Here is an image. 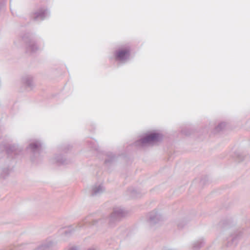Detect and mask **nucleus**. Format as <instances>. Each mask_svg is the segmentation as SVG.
<instances>
[{
	"label": "nucleus",
	"instance_id": "nucleus-1",
	"mask_svg": "<svg viewBox=\"0 0 250 250\" xmlns=\"http://www.w3.org/2000/svg\"><path fill=\"white\" fill-rule=\"evenodd\" d=\"M161 139V136L160 134L157 133H151L146 135L145 137L141 139L140 140L135 142V145H141L143 146L147 144H151L153 143L157 142Z\"/></svg>",
	"mask_w": 250,
	"mask_h": 250
},
{
	"label": "nucleus",
	"instance_id": "nucleus-2",
	"mask_svg": "<svg viewBox=\"0 0 250 250\" xmlns=\"http://www.w3.org/2000/svg\"><path fill=\"white\" fill-rule=\"evenodd\" d=\"M26 42V51L27 53H34L39 50L42 46V42L39 40L37 41L33 38H30L27 40L25 39Z\"/></svg>",
	"mask_w": 250,
	"mask_h": 250
},
{
	"label": "nucleus",
	"instance_id": "nucleus-3",
	"mask_svg": "<svg viewBox=\"0 0 250 250\" xmlns=\"http://www.w3.org/2000/svg\"><path fill=\"white\" fill-rule=\"evenodd\" d=\"M26 149L31 153L33 156L38 157L42 150V144L39 140L34 141L29 144Z\"/></svg>",
	"mask_w": 250,
	"mask_h": 250
},
{
	"label": "nucleus",
	"instance_id": "nucleus-4",
	"mask_svg": "<svg viewBox=\"0 0 250 250\" xmlns=\"http://www.w3.org/2000/svg\"><path fill=\"white\" fill-rule=\"evenodd\" d=\"M125 211L120 207L114 208L113 212L109 217V223H111L114 221H118L122 217L125 216Z\"/></svg>",
	"mask_w": 250,
	"mask_h": 250
},
{
	"label": "nucleus",
	"instance_id": "nucleus-5",
	"mask_svg": "<svg viewBox=\"0 0 250 250\" xmlns=\"http://www.w3.org/2000/svg\"><path fill=\"white\" fill-rule=\"evenodd\" d=\"M98 222V220H94L91 216H87L84 219L79 223L75 229L78 230L80 229H84L88 227L94 226Z\"/></svg>",
	"mask_w": 250,
	"mask_h": 250
},
{
	"label": "nucleus",
	"instance_id": "nucleus-6",
	"mask_svg": "<svg viewBox=\"0 0 250 250\" xmlns=\"http://www.w3.org/2000/svg\"><path fill=\"white\" fill-rule=\"evenodd\" d=\"M129 50L128 49H120L115 53V59L121 62H125L129 59Z\"/></svg>",
	"mask_w": 250,
	"mask_h": 250
},
{
	"label": "nucleus",
	"instance_id": "nucleus-7",
	"mask_svg": "<svg viewBox=\"0 0 250 250\" xmlns=\"http://www.w3.org/2000/svg\"><path fill=\"white\" fill-rule=\"evenodd\" d=\"M22 83L27 88L32 89L35 87L34 77L31 75L25 74L21 78Z\"/></svg>",
	"mask_w": 250,
	"mask_h": 250
},
{
	"label": "nucleus",
	"instance_id": "nucleus-8",
	"mask_svg": "<svg viewBox=\"0 0 250 250\" xmlns=\"http://www.w3.org/2000/svg\"><path fill=\"white\" fill-rule=\"evenodd\" d=\"M48 11L46 9L41 8L34 12L32 17L36 21H41L44 20L48 16Z\"/></svg>",
	"mask_w": 250,
	"mask_h": 250
},
{
	"label": "nucleus",
	"instance_id": "nucleus-9",
	"mask_svg": "<svg viewBox=\"0 0 250 250\" xmlns=\"http://www.w3.org/2000/svg\"><path fill=\"white\" fill-rule=\"evenodd\" d=\"M161 220V215L156 211H152L148 214L147 221L150 225L156 224Z\"/></svg>",
	"mask_w": 250,
	"mask_h": 250
},
{
	"label": "nucleus",
	"instance_id": "nucleus-10",
	"mask_svg": "<svg viewBox=\"0 0 250 250\" xmlns=\"http://www.w3.org/2000/svg\"><path fill=\"white\" fill-rule=\"evenodd\" d=\"M242 235V233L241 231H237L231 234L229 238L228 246H230L231 244L235 246Z\"/></svg>",
	"mask_w": 250,
	"mask_h": 250
},
{
	"label": "nucleus",
	"instance_id": "nucleus-11",
	"mask_svg": "<svg viewBox=\"0 0 250 250\" xmlns=\"http://www.w3.org/2000/svg\"><path fill=\"white\" fill-rule=\"evenodd\" d=\"M6 150L9 155H12L13 154L15 155H17L22 151V148L19 147L17 145L14 144L7 147Z\"/></svg>",
	"mask_w": 250,
	"mask_h": 250
},
{
	"label": "nucleus",
	"instance_id": "nucleus-12",
	"mask_svg": "<svg viewBox=\"0 0 250 250\" xmlns=\"http://www.w3.org/2000/svg\"><path fill=\"white\" fill-rule=\"evenodd\" d=\"M104 188L102 184H95L92 189V195H98L104 192Z\"/></svg>",
	"mask_w": 250,
	"mask_h": 250
},
{
	"label": "nucleus",
	"instance_id": "nucleus-13",
	"mask_svg": "<svg viewBox=\"0 0 250 250\" xmlns=\"http://www.w3.org/2000/svg\"><path fill=\"white\" fill-rule=\"evenodd\" d=\"M54 162L58 165H67L69 163V161L64 158L62 154L56 155L54 158Z\"/></svg>",
	"mask_w": 250,
	"mask_h": 250
},
{
	"label": "nucleus",
	"instance_id": "nucleus-14",
	"mask_svg": "<svg viewBox=\"0 0 250 250\" xmlns=\"http://www.w3.org/2000/svg\"><path fill=\"white\" fill-rule=\"evenodd\" d=\"M204 244V241L203 238H200L193 243V248L194 250H198Z\"/></svg>",
	"mask_w": 250,
	"mask_h": 250
},
{
	"label": "nucleus",
	"instance_id": "nucleus-15",
	"mask_svg": "<svg viewBox=\"0 0 250 250\" xmlns=\"http://www.w3.org/2000/svg\"><path fill=\"white\" fill-rule=\"evenodd\" d=\"M11 169L5 168L2 169L0 177L3 179H5L9 175Z\"/></svg>",
	"mask_w": 250,
	"mask_h": 250
},
{
	"label": "nucleus",
	"instance_id": "nucleus-16",
	"mask_svg": "<svg viewBox=\"0 0 250 250\" xmlns=\"http://www.w3.org/2000/svg\"><path fill=\"white\" fill-rule=\"evenodd\" d=\"M53 242L50 241L46 242L42 244L41 246L40 249L41 250H46L47 249L51 248L53 246Z\"/></svg>",
	"mask_w": 250,
	"mask_h": 250
},
{
	"label": "nucleus",
	"instance_id": "nucleus-17",
	"mask_svg": "<svg viewBox=\"0 0 250 250\" xmlns=\"http://www.w3.org/2000/svg\"><path fill=\"white\" fill-rule=\"evenodd\" d=\"M115 159V156L112 153H110L107 156V158L105 159V163L108 164L112 162Z\"/></svg>",
	"mask_w": 250,
	"mask_h": 250
},
{
	"label": "nucleus",
	"instance_id": "nucleus-18",
	"mask_svg": "<svg viewBox=\"0 0 250 250\" xmlns=\"http://www.w3.org/2000/svg\"><path fill=\"white\" fill-rule=\"evenodd\" d=\"M226 125L225 123H221L216 127V129L217 131L222 130Z\"/></svg>",
	"mask_w": 250,
	"mask_h": 250
},
{
	"label": "nucleus",
	"instance_id": "nucleus-19",
	"mask_svg": "<svg viewBox=\"0 0 250 250\" xmlns=\"http://www.w3.org/2000/svg\"><path fill=\"white\" fill-rule=\"evenodd\" d=\"M0 250H18L16 247H10L6 249H2Z\"/></svg>",
	"mask_w": 250,
	"mask_h": 250
},
{
	"label": "nucleus",
	"instance_id": "nucleus-20",
	"mask_svg": "<svg viewBox=\"0 0 250 250\" xmlns=\"http://www.w3.org/2000/svg\"><path fill=\"white\" fill-rule=\"evenodd\" d=\"M71 250H79L77 248H72Z\"/></svg>",
	"mask_w": 250,
	"mask_h": 250
},
{
	"label": "nucleus",
	"instance_id": "nucleus-21",
	"mask_svg": "<svg viewBox=\"0 0 250 250\" xmlns=\"http://www.w3.org/2000/svg\"><path fill=\"white\" fill-rule=\"evenodd\" d=\"M70 147V146H67V149H69Z\"/></svg>",
	"mask_w": 250,
	"mask_h": 250
},
{
	"label": "nucleus",
	"instance_id": "nucleus-22",
	"mask_svg": "<svg viewBox=\"0 0 250 250\" xmlns=\"http://www.w3.org/2000/svg\"><path fill=\"white\" fill-rule=\"evenodd\" d=\"M133 196H135V197H138V196H137V195H135L133 193Z\"/></svg>",
	"mask_w": 250,
	"mask_h": 250
}]
</instances>
